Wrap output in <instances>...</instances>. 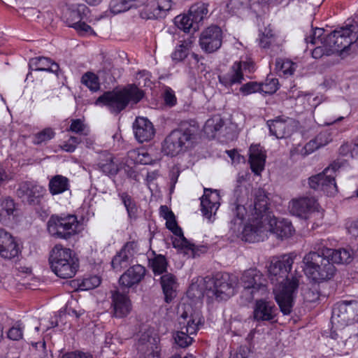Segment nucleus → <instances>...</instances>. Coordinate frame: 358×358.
Returning a JSON list of instances; mask_svg holds the SVG:
<instances>
[{
  "instance_id": "11",
  "label": "nucleus",
  "mask_w": 358,
  "mask_h": 358,
  "mask_svg": "<svg viewBox=\"0 0 358 358\" xmlns=\"http://www.w3.org/2000/svg\"><path fill=\"white\" fill-rule=\"evenodd\" d=\"M358 322V301L343 300L333 307L331 323L334 325L348 326Z\"/></svg>"
},
{
  "instance_id": "3",
  "label": "nucleus",
  "mask_w": 358,
  "mask_h": 358,
  "mask_svg": "<svg viewBox=\"0 0 358 358\" xmlns=\"http://www.w3.org/2000/svg\"><path fill=\"white\" fill-rule=\"evenodd\" d=\"M323 255L308 252L303 258V272L315 282L330 280L336 273L334 264H348L352 259V253L345 248L324 250Z\"/></svg>"
},
{
  "instance_id": "44",
  "label": "nucleus",
  "mask_w": 358,
  "mask_h": 358,
  "mask_svg": "<svg viewBox=\"0 0 358 358\" xmlns=\"http://www.w3.org/2000/svg\"><path fill=\"white\" fill-rule=\"evenodd\" d=\"M191 43L192 42L189 40L182 41L181 44L176 48L175 51L171 55L173 60L177 62L183 60L188 55Z\"/></svg>"
},
{
  "instance_id": "35",
  "label": "nucleus",
  "mask_w": 358,
  "mask_h": 358,
  "mask_svg": "<svg viewBox=\"0 0 358 358\" xmlns=\"http://www.w3.org/2000/svg\"><path fill=\"white\" fill-rule=\"evenodd\" d=\"M15 209L14 201L10 198L0 199V222L7 223Z\"/></svg>"
},
{
  "instance_id": "6",
  "label": "nucleus",
  "mask_w": 358,
  "mask_h": 358,
  "mask_svg": "<svg viewBox=\"0 0 358 358\" xmlns=\"http://www.w3.org/2000/svg\"><path fill=\"white\" fill-rule=\"evenodd\" d=\"M194 129L185 124L173 130L162 143L164 155L174 157L192 147L194 138Z\"/></svg>"
},
{
  "instance_id": "27",
  "label": "nucleus",
  "mask_w": 358,
  "mask_h": 358,
  "mask_svg": "<svg viewBox=\"0 0 358 358\" xmlns=\"http://www.w3.org/2000/svg\"><path fill=\"white\" fill-rule=\"evenodd\" d=\"M271 135L277 138H285L290 135L292 131V120L277 117L267 122Z\"/></svg>"
},
{
  "instance_id": "8",
  "label": "nucleus",
  "mask_w": 358,
  "mask_h": 358,
  "mask_svg": "<svg viewBox=\"0 0 358 358\" xmlns=\"http://www.w3.org/2000/svg\"><path fill=\"white\" fill-rule=\"evenodd\" d=\"M240 284L243 289V295L249 301L264 296L267 292L266 280L262 272L256 268L245 271L241 277Z\"/></svg>"
},
{
  "instance_id": "22",
  "label": "nucleus",
  "mask_w": 358,
  "mask_h": 358,
  "mask_svg": "<svg viewBox=\"0 0 358 358\" xmlns=\"http://www.w3.org/2000/svg\"><path fill=\"white\" fill-rule=\"evenodd\" d=\"M331 141V132L329 129L322 130L315 138L306 143V145L299 150V152L302 156L306 157L328 145Z\"/></svg>"
},
{
  "instance_id": "59",
  "label": "nucleus",
  "mask_w": 358,
  "mask_h": 358,
  "mask_svg": "<svg viewBox=\"0 0 358 358\" xmlns=\"http://www.w3.org/2000/svg\"><path fill=\"white\" fill-rule=\"evenodd\" d=\"M164 100L166 105L173 106L176 103L174 91L170 87H166L164 92Z\"/></svg>"
},
{
  "instance_id": "5",
  "label": "nucleus",
  "mask_w": 358,
  "mask_h": 358,
  "mask_svg": "<svg viewBox=\"0 0 358 358\" xmlns=\"http://www.w3.org/2000/svg\"><path fill=\"white\" fill-rule=\"evenodd\" d=\"M49 261L52 271L64 279L73 278L79 266L73 252L62 245H56L52 249Z\"/></svg>"
},
{
  "instance_id": "55",
  "label": "nucleus",
  "mask_w": 358,
  "mask_h": 358,
  "mask_svg": "<svg viewBox=\"0 0 358 358\" xmlns=\"http://www.w3.org/2000/svg\"><path fill=\"white\" fill-rule=\"evenodd\" d=\"M262 89L261 84L256 82H249L243 85L240 89V92L243 96H248L252 93L260 92Z\"/></svg>"
},
{
  "instance_id": "1",
  "label": "nucleus",
  "mask_w": 358,
  "mask_h": 358,
  "mask_svg": "<svg viewBox=\"0 0 358 358\" xmlns=\"http://www.w3.org/2000/svg\"><path fill=\"white\" fill-rule=\"evenodd\" d=\"M254 201L248 206L243 200L237 198V203L232 208L235 218L231 221L230 229L236 234L243 235V239L248 242H259L267 237L266 222H262V216L266 213L268 199L264 189L259 188L254 191Z\"/></svg>"
},
{
  "instance_id": "51",
  "label": "nucleus",
  "mask_w": 358,
  "mask_h": 358,
  "mask_svg": "<svg viewBox=\"0 0 358 358\" xmlns=\"http://www.w3.org/2000/svg\"><path fill=\"white\" fill-rule=\"evenodd\" d=\"M324 30L321 28H315L313 33L305 38L307 43L313 45L323 44L326 37H322L324 34Z\"/></svg>"
},
{
  "instance_id": "48",
  "label": "nucleus",
  "mask_w": 358,
  "mask_h": 358,
  "mask_svg": "<svg viewBox=\"0 0 358 358\" xmlns=\"http://www.w3.org/2000/svg\"><path fill=\"white\" fill-rule=\"evenodd\" d=\"M99 166L102 171L108 175H116L120 171V164L114 162L111 157L106 160V163H100Z\"/></svg>"
},
{
  "instance_id": "33",
  "label": "nucleus",
  "mask_w": 358,
  "mask_h": 358,
  "mask_svg": "<svg viewBox=\"0 0 358 358\" xmlns=\"http://www.w3.org/2000/svg\"><path fill=\"white\" fill-rule=\"evenodd\" d=\"M259 45L264 49H271L270 54L273 51H278L280 49L276 42V37L272 30L265 29V31L259 36Z\"/></svg>"
},
{
  "instance_id": "49",
  "label": "nucleus",
  "mask_w": 358,
  "mask_h": 358,
  "mask_svg": "<svg viewBox=\"0 0 358 358\" xmlns=\"http://www.w3.org/2000/svg\"><path fill=\"white\" fill-rule=\"evenodd\" d=\"M24 329L22 323L17 322L8 329L7 337L12 341L21 340L23 338Z\"/></svg>"
},
{
  "instance_id": "34",
  "label": "nucleus",
  "mask_w": 358,
  "mask_h": 358,
  "mask_svg": "<svg viewBox=\"0 0 358 358\" xmlns=\"http://www.w3.org/2000/svg\"><path fill=\"white\" fill-rule=\"evenodd\" d=\"M175 24L185 32L195 31L199 29V25L189 13L188 15H180L175 17Z\"/></svg>"
},
{
  "instance_id": "53",
  "label": "nucleus",
  "mask_w": 358,
  "mask_h": 358,
  "mask_svg": "<svg viewBox=\"0 0 358 358\" xmlns=\"http://www.w3.org/2000/svg\"><path fill=\"white\" fill-rule=\"evenodd\" d=\"M261 91L267 94H273L278 89V80L273 77H267L265 82L261 84Z\"/></svg>"
},
{
  "instance_id": "41",
  "label": "nucleus",
  "mask_w": 358,
  "mask_h": 358,
  "mask_svg": "<svg viewBox=\"0 0 358 358\" xmlns=\"http://www.w3.org/2000/svg\"><path fill=\"white\" fill-rule=\"evenodd\" d=\"M297 64L289 59L278 58L275 61V69L282 72L284 76H288L294 74Z\"/></svg>"
},
{
  "instance_id": "39",
  "label": "nucleus",
  "mask_w": 358,
  "mask_h": 358,
  "mask_svg": "<svg viewBox=\"0 0 358 358\" xmlns=\"http://www.w3.org/2000/svg\"><path fill=\"white\" fill-rule=\"evenodd\" d=\"M208 4L198 2L192 5L189 9V15L194 17L198 24L202 21L208 13Z\"/></svg>"
},
{
  "instance_id": "29",
  "label": "nucleus",
  "mask_w": 358,
  "mask_h": 358,
  "mask_svg": "<svg viewBox=\"0 0 358 358\" xmlns=\"http://www.w3.org/2000/svg\"><path fill=\"white\" fill-rule=\"evenodd\" d=\"M249 151L250 168L255 174L259 176L264 169L266 155L259 145H251Z\"/></svg>"
},
{
  "instance_id": "23",
  "label": "nucleus",
  "mask_w": 358,
  "mask_h": 358,
  "mask_svg": "<svg viewBox=\"0 0 358 358\" xmlns=\"http://www.w3.org/2000/svg\"><path fill=\"white\" fill-rule=\"evenodd\" d=\"M145 268L140 264H136L128 268L120 278L121 286L130 288L138 285L144 278Z\"/></svg>"
},
{
  "instance_id": "38",
  "label": "nucleus",
  "mask_w": 358,
  "mask_h": 358,
  "mask_svg": "<svg viewBox=\"0 0 358 358\" xmlns=\"http://www.w3.org/2000/svg\"><path fill=\"white\" fill-rule=\"evenodd\" d=\"M150 266L155 275H162L167 271L168 262L162 255H155L149 261Z\"/></svg>"
},
{
  "instance_id": "50",
  "label": "nucleus",
  "mask_w": 358,
  "mask_h": 358,
  "mask_svg": "<svg viewBox=\"0 0 358 358\" xmlns=\"http://www.w3.org/2000/svg\"><path fill=\"white\" fill-rule=\"evenodd\" d=\"M101 284V278L97 275L90 276L83 280L79 285L81 290L92 289L97 287Z\"/></svg>"
},
{
  "instance_id": "40",
  "label": "nucleus",
  "mask_w": 358,
  "mask_h": 358,
  "mask_svg": "<svg viewBox=\"0 0 358 358\" xmlns=\"http://www.w3.org/2000/svg\"><path fill=\"white\" fill-rule=\"evenodd\" d=\"M224 125V122L220 115L209 118L205 123L203 130L209 136H213L214 133L219 131Z\"/></svg>"
},
{
  "instance_id": "13",
  "label": "nucleus",
  "mask_w": 358,
  "mask_h": 358,
  "mask_svg": "<svg viewBox=\"0 0 358 358\" xmlns=\"http://www.w3.org/2000/svg\"><path fill=\"white\" fill-rule=\"evenodd\" d=\"M166 227L175 235L172 241L174 248L183 250L187 255L190 252L192 257L199 255V252H205L206 251V247L203 245L196 246L188 241L184 236L182 229L178 226L175 215L166 220Z\"/></svg>"
},
{
  "instance_id": "12",
  "label": "nucleus",
  "mask_w": 358,
  "mask_h": 358,
  "mask_svg": "<svg viewBox=\"0 0 358 358\" xmlns=\"http://www.w3.org/2000/svg\"><path fill=\"white\" fill-rule=\"evenodd\" d=\"M338 166L336 163L327 167L322 173L313 176L308 178V184L310 188L315 190H321L328 195H332L337 192V186L335 181V173Z\"/></svg>"
},
{
  "instance_id": "28",
  "label": "nucleus",
  "mask_w": 358,
  "mask_h": 358,
  "mask_svg": "<svg viewBox=\"0 0 358 358\" xmlns=\"http://www.w3.org/2000/svg\"><path fill=\"white\" fill-rule=\"evenodd\" d=\"M240 66L239 64L234 63L227 73L219 75L220 83L227 88L242 83L244 76Z\"/></svg>"
},
{
  "instance_id": "56",
  "label": "nucleus",
  "mask_w": 358,
  "mask_h": 358,
  "mask_svg": "<svg viewBox=\"0 0 358 358\" xmlns=\"http://www.w3.org/2000/svg\"><path fill=\"white\" fill-rule=\"evenodd\" d=\"M129 157L134 159L136 163L147 164L150 159L149 155L146 152H140L138 150H132L129 152Z\"/></svg>"
},
{
  "instance_id": "32",
  "label": "nucleus",
  "mask_w": 358,
  "mask_h": 358,
  "mask_svg": "<svg viewBox=\"0 0 358 358\" xmlns=\"http://www.w3.org/2000/svg\"><path fill=\"white\" fill-rule=\"evenodd\" d=\"M69 180L62 175L53 176L48 183V189L52 195L62 194L69 190Z\"/></svg>"
},
{
  "instance_id": "47",
  "label": "nucleus",
  "mask_w": 358,
  "mask_h": 358,
  "mask_svg": "<svg viewBox=\"0 0 358 358\" xmlns=\"http://www.w3.org/2000/svg\"><path fill=\"white\" fill-rule=\"evenodd\" d=\"M120 196L127 209L129 216L130 217H135L137 213V207L131 196L125 192L121 194Z\"/></svg>"
},
{
  "instance_id": "25",
  "label": "nucleus",
  "mask_w": 358,
  "mask_h": 358,
  "mask_svg": "<svg viewBox=\"0 0 358 358\" xmlns=\"http://www.w3.org/2000/svg\"><path fill=\"white\" fill-rule=\"evenodd\" d=\"M134 132L140 143L148 141L155 135V129L152 122L145 117H137L133 124Z\"/></svg>"
},
{
  "instance_id": "31",
  "label": "nucleus",
  "mask_w": 358,
  "mask_h": 358,
  "mask_svg": "<svg viewBox=\"0 0 358 358\" xmlns=\"http://www.w3.org/2000/svg\"><path fill=\"white\" fill-rule=\"evenodd\" d=\"M161 285L165 296V301L169 303L176 296V278L171 273H166L161 277Z\"/></svg>"
},
{
  "instance_id": "16",
  "label": "nucleus",
  "mask_w": 358,
  "mask_h": 358,
  "mask_svg": "<svg viewBox=\"0 0 358 358\" xmlns=\"http://www.w3.org/2000/svg\"><path fill=\"white\" fill-rule=\"evenodd\" d=\"M204 323L201 310L194 309L189 304L182 305V312L179 317L180 329L185 330L190 335H195Z\"/></svg>"
},
{
  "instance_id": "24",
  "label": "nucleus",
  "mask_w": 358,
  "mask_h": 358,
  "mask_svg": "<svg viewBox=\"0 0 358 358\" xmlns=\"http://www.w3.org/2000/svg\"><path fill=\"white\" fill-rule=\"evenodd\" d=\"M136 243L132 241L124 245L122 249L116 255L111 262L113 268L116 271L126 267L136 253Z\"/></svg>"
},
{
  "instance_id": "46",
  "label": "nucleus",
  "mask_w": 358,
  "mask_h": 358,
  "mask_svg": "<svg viewBox=\"0 0 358 358\" xmlns=\"http://www.w3.org/2000/svg\"><path fill=\"white\" fill-rule=\"evenodd\" d=\"M69 131L78 134L80 136H87L90 133L88 127L80 119L72 120Z\"/></svg>"
},
{
  "instance_id": "10",
  "label": "nucleus",
  "mask_w": 358,
  "mask_h": 358,
  "mask_svg": "<svg viewBox=\"0 0 358 358\" xmlns=\"http://www.w3.org/2000/svg\"><path fill=\"white\" fill-rule=\"evenodd\" d=\"M78 226L73 215H52L48 222V231L52 236L67 240L76 234Z\"/></svg>"
},
{
  "instance_id": "19",
  "label": "nucleus",
  "mask_w": 358,
  "mask_h": 358,
  "mask_svg": "<svg viewBox=\"0 0 358 358\" xmlns=\"http://www.w3.org/2000/svg\"><path fill=\"white\" fill-rule=\"evenodd\" d=\"M112 316L115 318H124L132 310V303L127 294L119 290L111 292Z\"/></svg>"
},
{
  "instance_id": "62",
  "label": "nucleus",
  "mask_w": 358,
  "mask_h": 358,
  "mask_svg": "<svg viewBox=\"0 0 358 358\" xmlns=\"http://www.w3.org/2000/svg\"><path fill=\"white\" fill-rule=\"evenodd\" d=\"M249 351L246 347H240L233 353H231L229 358H248Z\"/></svg>"
},
{
  "instance_id": "42",
  "label": "nucleus",
  "mask_w": 358,
  "mask_h": 358,
  "mask_svg": "<svg viewBox=\"0 0 358 358\" xmlns=\"http://www.w3.org/2000/svg\"><path fill=\"white\" fill-rule=\"evenodd\" d=\"M81 83L92 92H96L100 89L99 77L92 72H87L83 74L81 78Z\"/></svg>"
},
{
  "instance_id": "26",
  "label": "nucleus",
  "mask_w": 358,
  "mask_h": 358,
  "mask_svg": "<svg viewBox=\"0 0 358 358\" xmlns=\"http://www.w3.org/2000/svg\"><path fill=\"white\" fill-rule=\"evenodd\" d=\"M275 305L270 301L257 300L253 311L254 319L257 322L271 321L275 316Z\"/></svg>"
},
{
  "instance_id": "9",
  "label": "nucleus",
  "mask_w": 358,
  "mask_h": 358,
  "mask_svg": "<svg viewBox=\"0 0 358 358\" xmlns=\"http://www.w3.org/2000/svg\"><path fill=\"white\" fill-rule=\"evenodd\" d=\"M327 45L330 46L328 53L342 52L358 40V31L346 24L334 30L326 36Z\"/></svg>"
},
{
  "instance_id": "30",
  "label": "nucleus",
  "mask_w": 358,
  "mask_h": 358,
  "mask_svg": "<svg viewBox=\"0 0 358 358\" xmlns=\"http://www.w3.org/2000/svg\"><path fill=\"white\" fill-rule=\"evenodd\" d=\"M29 64L32 71H48L57 74L59 69L58 64L45 57L32 58Z\"/></svg>"
},
{
  "instance_id": "17",
  "label": "nucleus",
  "mask_w": 358,
  "mask_h": 358,
  "mask_svg": "<svg viewBox=\"0 0 358 358\" xmlns=\"http://www.w3.org/2000/svg\"><path fill=\"white\" fill-rule=\"evenodd\" d=\"M88 12L89 9L85 4H78L76 8L70 10L66 18L68 26L74 28L80 34H94L92 27L82 22Z\"/></svg>"
},
{
  "instance_id": "21",
  "label": "nucleus",
  "mask_w": 358,
  "mask_h": 358,
  "mask_svg": "<svg viewBox=\"0 0 358 358\" xmlns=\"http://www.w3.org/2000/svg\"><path fill=\"white\" fill-rule=\"evenodd\" d=\"M220 196L217 190L204 189V194L201 200V210L203 216L210 220L220 207Z\"/></svg>"
},
{
  "instance_id": "54",
  "label": "nucleus",
  "mask_w": 358,
  "mask_h": 358,
  "mask_svg": "<svg viewBox=\"0 0 358 358\" xmlns=\"http://www.w3.org/2000/svg\"><path fill=\"white\" fill-rule=\"evenodd\" d=\"M55 136V132L52 129L45 128L35 135L34 142L36 144H40L53 138Z\"/></svg>"
},
{
  "instance_id": "45",
  "label": "nucleus",
  "mask_w": 358,
  "mask_h": 358,
  "mask_svg": "<svg viewBox=\"0 0 358 358\" xmlns=\"http://www.w3.org/2000/svg\"><path fill=\"white\" fill-rule=\"evenodd\" d=\"M250 0H230L227 5L229 13L238 15L249 6Z\"/></svg>"
},
{
  "instance_id": "57",
  "label": "nucleus",
  "mask_w": 358,
  "mask_h": 358,
  "mask_svg": "<svg viewBox=\"0 0 358 358\" xmlns=\"http://www.w3.org/2000/svg\"><path fill=\"white\" fill-rule=\"evenodd\" d=\"M110 7L111 12L114 14L125 12L131 9L128 3H126L124 0H113L110 2Z\"/></svg>"
},
{
  "instance_id": "52",
  "label": "nucleus",
  "mask_w": 358,
  "mask_h": 358,
  "mask_svg": "<svg viewBox=\"0 0 358 358\" xmlns=\"http://www.w3.org/2000/svg\"><path fill=\"white\" fill-rule=\"evenodd\" d=\"M81 138L78 136H71L69 138L62 143L60 145L62 150L67 152H73L76 150L78 145L81 143Z\"/></svg>"
},
{
  "instance_id": "14",
  "label": "nucleus",
  "mask_w": 358,
  "mask_h": 358,
  "mask_svg": "<svg viewBox=\"0 0 358 358\" xmlns=\"http://www.w3.org/2000/svg\"><path fill=\"white\" fill-rule=\"evenodd\" d=\"M44 186L35 181H24L19 184L17 196L22 201L31 206H38L46 194Z\"/></svg>"
},
{
  "instance_id": "36",
  "label": "nucleus",
  "mask_w": 358,
  "mask_h": 358,
  "mask_svg": "<svg viewBox=\"0 0 358 358\" xmlns=\"http://www.w3.org/2000/svg\"><path fill=\"white\" fill-rule=\"evenodd\" d=\"M20 249L13 237L10 235L6 243L0 246V256L4 259H10L18 255Z\"/></svg>"
},
{
  "instance_id": "2",
  "label": "nucleus",
  "mask_w": 358,
  "mask_h": 358,
  "mask_svg": "<svg viewBox=\"0 0 358 358\" xmlns=\"http://www.w3.org/2000/svg\"><path fill=\"white\" fill-rule=\"evenodd\" d=\"M296 255L289 253L280 257H273L266 266L268 277L275 284V299L284 315L292 312L294 298L299 287V280L292 275L289 278Z\"/></svg>"
},
{
  "instance_id": "7",
  "label": "nucleus",
  "mask_w": 358,
  "mask_h": 358,
  "mask_svg": "<svg viewBox=\"0 0 358 358\" xmlns=\"http://www.w3.org/2000/svg\"><path fill=\"white\" fill-rule=\"evenodd\" d=\"M237 283L236 275L228 273H217L214 278L204 279L206 294L209 297L227 300L234 294Z\"/></svg>"
},
{
  "instance_id": "64",
  "label": "nucleus",
  "mask_w": 358,
  "mask_h": 358,
  "mask_svg": "<svg viewBox=\"0 0 358 358\" xmlns=\"http://www.w3.org/2000/svg\"><path fill=\"white\" fill-rule=\"evenodd\" d=\"M78 138H81L82 142L87 148H92L94 144V138L93 136H80Z\"/></svg>"
},
{
  "instance_id": "18",
  "label": "nucleus",
  "mask_w": 358,
  "mask_h": 358,
  "mask_svg": "<svg viewBox=\"0 0 358 358\" xmlns=\"http://www.w3.org/2000/svg\"><path fill=\"white\" fill-rule=\"evenodd\" d=\"M222 31L217 26H210L203 30L200 36L199 45L203 50L211 53L222 45Z\"/></svg>"
},
{
  "instance_id": "63",
  "label": "nucleus",
  "mask_w": 358,
  "mask_h": 358,
  "mask_svg": "<svg viewBox=\"0 0 358 358\" xmlns=\"http://www.w3.org/2000/svg\"><path fill=\"white\" fill-rule=\"evenodd\" d=\"M62 358H92V356L81 352H71L64 354Z\"/></svg>"
},
{
  "instance_id": "20",
  "label": "nucleus",
  "mask_w": 358,
  "mask_h": 358,
  "mask_svg": "<svg viewBox=\"0 0 358 358\" xmlns=\"http://www.w3.org/2000/svg\"><path fill=\"white\" fill-rule=\"evenodd\" d=\"M317 206L315 198L304 196L292 199L289 203V210L292 215L307 219L309 214L316 210Z\"/></svg>"
},
{
  "instance_id": "60",
  "label": "nucleus",
  "mask_w": 358,
  "mask_h": 358,
  "mask_svg": "<svg viewBox=\"0 0 358 358\" xmlns=\"http://www.w3.org/2000/svg\"><path fill=\"white\" fill-rule=\"evenodd\" d=\"M313 250L309 252H315L319 253V255H322V253L324 252V250H332L331 248H329L324 244V240H318L315 241L312 245ZM323 256H324L323 255Z\"/></svg>"
},
{
  "instance_id": "58",
  "label": "nucleus",
  "mask_w": 358,
  "mask_h": 358,
  "mask_svg": "<svg viewBox=\"0 0 358 358\" xmlns=\"http://www.w3.org/2000/svg\"><path fill=\"white\" fill-rule=\"evenodd\" d=\"M316 45V48H315L312 51V55L315 59H319L323 55L329 56L334 54L327 52L330 46L327 45V38L324 39L323 44H318Z\"/></svg>"
},
{
  "instance_id": "43",
  "label": "nucleus",
  "mask_w": 358,
  "mask_h": 358,
  "mask_svg": "<svg viewBox=\"0 0 358 358\" xmlns=\"http://www.w3.org/2000/svg\"><path fill=\"white\" fill-rule=\"evenodd\" d=\"M185 330L180 329L173 334L175 343L180 348H185L190 345L193 342V338Z\"/></svg>"
},
{
  "instance_id": "61",
  "label": "nucleus",
  "mask_w": 358,
  "mask_h": 358,
  "mask_svg": "<svg viewBox=\"0 0 358 358\" xmlns=\"http://www.w3.org/2000/svg\"><path fill=\"white\" fill-rule=\"evenodd\" d=\"M120 170H123L129 178L137 180L138 174L136 171L129 165L126 164H120Z\"/></svg>"
},
{
  "instance_id": "4",
  "label": "nucleus",
  "mask_w": 358,
  "mask_h": 358,
  "mask_svg": "<svg viewBox=\"0 0 358 358\" xmlns=\"http://www.w3.org/2000/svg\"><path fill=\"white\" fill-rule=\"evenodd\" d=\"M143 96V92L141 90L134 85H129L120 90L105 92L96 99L95 104H103L111 113H118L130 102L137 103Z\"/></svg>"
},
{
  "instance_id": "15",
  "label": "nucleus",
  "mask_w": 358,
  "mask_h": 358,
  "mask_svg": "<svg viewBox=\"0 0 358 358\" xmlns=\"http://www.w3.org/2000/svg\"><path fill=\"white\" fill-rule=\"evenodd\" d=\"M262 222H266L267 235L272 233L278 238L284 239L292 236L294 229L290 221L286 219H278L266 210V213L262 216Z\"/></svg>"
},
{
  "instance_id": "37",
  "label": "nucleus",
  "mask_w": 358,
  "mask_h": 358,
  "mask_svg": "<svg viewBox=\"0 0 358 358\" xmlns=\"http://www.w3.org/2000/svg\"><path fill=\"white\" fill-rule=\"evenodd\" d=\"M152 15L150 17H162L171 8V0H155L150 4Z\"/></svg>"
}]
</instances>
